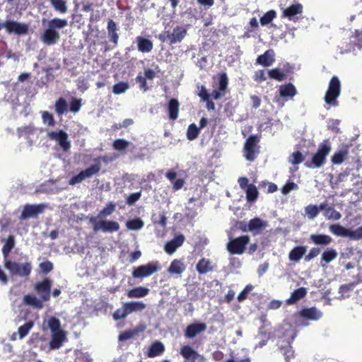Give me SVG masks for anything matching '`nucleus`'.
<instances>
[{
	"label": "nucleus",
	"instance_id": "51",
	"mask_svg": "<svg viewBox=\"0 0 362 362\" xmlns=\"http://www.w3.org/2000/svg\"><path fill=\"white\" fill-rule=\"evenodd\" d=\"M276 17V13L274 10H270L266 12L260 18V23L262 25H266L270 23Z\"/></svg>",
	"mask_w": 362,
	"mask_h": 362
},
{
	"label": "nucleus",
	"instance_id": "10",
	"mask_svg": "<svg viewBox=\"0 0 362 362\" xmlns=\"http://www.w3.org/2000/svg\"><path fill=\"white\" fill-rule=\"evenodd\" d=\"M249 242L248 235H241L229 241L227 244V250L232 255H241L245 251Z\"/></svg>",
	"mask_w": 362,
	"mask_h": 362
},
{
	"label": "nucleus",
	"instance_id": "60",
	"mask_svg": "<svg viewBox=\"0 0 362 362\" xmlns=\"http://www.w3.org/2000/svg\"><path fill=\"white\" fill-rule=\"evenodd\" d=\"M139 332L138 329L127 330L122 332L119 335V341H126L136 335Z\"/></svg>",
	"mask_w": 362,
	"mask_h": 362
},
{
	"label": "nucleus",
	"instance_id": "27",
	"mask_svg": "<svg viewBox=\"0 0 362 362\" xmlns=\"http://www.w3.org/2000/svg\"><path fill=\"white\" fill-rule=\"evenodd\" d=\"M302 12L303 6L300 4H295L283 10L282 17L292 20L295 16L301 14Z\"/></svg>",
	"mask_w": 362,
	"mask_h": 362
},
{
	"label": "nucleus",
	"instance_id": "58",
	"mask_svg": "<svg viewBox=\"0 0 362 362\" xmlns=\"http://www.w3.org/2000/svg\"><path fill=\"white\" fill-rule=\"evenodd\" d=\"M305 211L307 215L308 216L309 218L311 219L315 218L319 214V208L317 207V206L313 204L308 205L305 207Z\"/></svg>",
	"mask_w": 362,
	"mask_h": 362
},
{
	"label": "nucleus",
	"instance_id": "62",
	"mask_svg": "<svg viewBox=\"0 0 362 362\" xmlns=\"http://www.w3.org/2000/svg\"><path fill=\"white\" fill-rule=\"evenodd\" d=\"M31 269L32 267L30 263L25 262L24 264H22L19 269L20 274H18V275L20 276H28V275H30Z\"/></svg>",
	"mask_w": 362,
	"mask_h": 362
},
{
	"label": "nucleus",
	"instance_id": "21",
	"mask_svg": "<svg viewBox=\"0 0 362 362\" xmlns=\"http://www.w3.org/2000/svg\"><path fill=\"white\" fill-rule=\"evenodd\" d=\"M107 30L110 41L117 46L119 41V34L117 33L119 28L112 19L108 20Z\"/></svg>",
	"mask_w": 362,
	"mask_h": 362
},
{
	"label": "nucleus",
	"instance_id": "33",
	"mask_svg": "<svg viewBox=\"0 0 362 362\" xmlns=\"http://www.w3.org/2000/svg\"><path fill=\"white\" fill-rule=\"evenodd\" d=\"M248 223L250 231L252 232L254 234L259 233L267 226V223L258 217L251 219Z\"/></svg>",
	"mask_w": 362,
	"mask_h": 362
},
{
	"label": "nucleus",
	"instance_id": "14",
	"mask_svg": "<svg viewBox=\"0 0 362 362\" xmlns=\"http://www.w3.org/2000/svg\"><path fill=\"white\" fill-rule=\"evenodd\" d=\"M52 287V281L48 278H45L42 281L37 282L35 286V290L40 296L43 301H47L50 298V291Z\"/></svg>",
	"mask_w": 362,
	"mask_h": 362
},
{
	"label": "nucleus",
	"instance_id": "64",
	"mask_svg": "<svg viewBox=\"0 0 362 362\" xmlns=\"http://www.w3.org/2000/svg\"><path fill=\"white\" fill-rule=\"evenodd\" d=\"M141 192L132 193L127 197L126 203L129 206H133L141 198Z\"/></svg>",
	"mask_w": 362,
	"mask_h": 362
},
{
	"label": "nucleus",
	"instance_id": "50",
	"mask_svg": "<svg viewBox=\"0 0 362 362\" xmlns=\"http://www.w3.org/2000/svg\"><path fill=\"white\" fill-rule=\"evenodd\" d=\"M116 205L115 203L108 202L106 206L99 212L98 217L102 218L111 215L115 211Z\"/></svg>",
	"mask_w": 362,
	"mask_h": 362
},
{
	"label": "nucleus",
	"instance_id": "31",
	"mask_svg": "<svg viewBox=\"0 0 362 362\" xmlns=\"http://www.w3.org/2000/svg\"><path fill=\"white\" fill-rule=\"evenodd\" d=\"M307 294V290L304 287H300L294 290L291 296L286 300L288 305H293L296 303L298 300L303 298Z\"/></svg>",
	"mask_w": 362,
	"mask_h": 362
},
{
	"label": "nucleus",
	"instance_id": "12",
	"mask_svg": "<svg viewBox=\"0 0 362 362\" xmlns=\"http://www.w3.org/2000/svg\"><path fill=\"white\" fill-rule=\"evenodd\" d=\"M47 136L49 139L55 141L58 143L64 151H68L71 148V143L68 140V134L62 129L58 132L49 131Z\"/></svg>",
	"mask_w": 362,
	"mask_h": 362
},
{
	"label": "nucleus",
	"instance_id": "45",
	"mask_svg": "<svg viewBox=\"0 0 362 362\" xmlns=\"http://www.w3.org/2000/svg\"><path fill=\"white\" fill-rule=\"evenodd\" d=\"M200 133V129L195 124H191L188 126L187 130V138L189 141L196 139Z\"/></svg>",
	"mask_w": 362,
	"mask_h": 362
},
{
	"label": "nucleus",
	"instance_id": "29",
	"mask_svg": "<svg viewBox=\"0 0 362 362\" xmlns=\"http://www.w3.org/2000/svg\"><path fill=\"white\" fill-rule=\"evenodd\" d=\"M279 95L282 98H293L297 93V90L295 86L291 83H288L284 85H281L279 88Z\"/></svg>",
	"mask_w": 362,
	"mask_h": 362
},
{
	"label": "nucleus",
	"instance_id": "19",
	"mask_svg": "<svg viewBox=\"0 0 362 362\" xmlns=\"http://www.w3.org/2000/svg\"><path fill=\"white\" fill-rule=\"evenodd\" d=\"M185 238L182 234L176 235L173 239L168 241L164 247L165 251L169 254H173L176 250L185 242Z\"/></svg>",
	"mask_w": 362,
	"mask_h": 362
},
{
	"label": "nucleus",
	"instance_id": "61",
	"mask_svg": "<svg viewBox=\"0 0 362 362\" xmlns=\"http://www.w3.org/2000/svg\"><path fill=\"white\" fill-rule=\"evenodd\" d=\"M253 286L251 284L247 285L244 289L238 294V300L239 302H243L245 299H247L248 294L250 291L253 289Z\"/></svg>",
	"mask_w": 362,
	"mask_h": 362
},
{
	"label": "nucleus",
	"instance_id": "26",
	"mask_svg": "<svg viewBox=\"0 0 362 362\" xmlns=\"http://www.w3.org/2000/svg\"><path fill=\"white\" fill-rule=\"evenodd\" d=\"M185 269L186 266L183 261L182 259H175L171 262L167 271L172 275L176 274L180 276Z\"/></svg>",
	"mask_w": 362,
	"mask_h": 362
},
{
	"label": "nucleus",
	"instance_id": "41",
	"mask_svg": "<svg viewBox=\"0 0 362 362\" xmlns=\"http://www.w3.org/2000/svg\"><path fill=\"white\" fill-rule=\"evenodd\" d=\"M54 9L59 13H66L68 8L64 0H49Z\"/></svg>",
	"mask_w": 362,
	"mask_h": 362
},
{
	"label": "nucleus",
	"instance_id": "22",
	"mask_svg": "<svg viewBox=\"0 0 362 362\" xmlns=\"http://www.w3.org/2000/svg\"><path fill=\"white\" fill-rule=\"evenodd\" d=\"M136 42L137 43V49L142 53H148L152 51L153 48V42L144 37L138 36L136 37Z\"/></svg>",
	"mask_w": 362,
	"mask_h": 362
},
{
	"label": "nucleus",
	"instance_id": "54",
	"mask_svg": "<svg viewBox=\"0 0 362 362\" xmlns=\"http://www.w3.org/2000/svg\"><path fill=\"white\" fill-rule=\"evenodd\" d=\"M129 144H130L129 141H128L125 139H116L115 141H114V142L112 144V146H113L114 149L119 151H122L124 149H126L129 146Z\"/></svg>",
	"mask_w": 362,
	"mask_h": 362
},
{
	"label": "nucleus",
	"instance_id": "59",
	"mask_svg": "<svg viewBox=\"0 0 362 362\" xmlns=\"http://www.w3.org/2000/svg\"><path fill=\"white\" fill-rule=\"evenodd\" d=\"M42 118L43 122L47 124L49 127H53L55 124V120L53 115L47 111H44L42 113Z\"/></svg>",
	"mask_w": 362,
	"mask_h": 362
},
{
	"label": "nucleus",
	"instance_id": "36",
	"mask_svg": "<svg viewBox=\"0 0 362 362\" xmlns=\"http://www.w3.org/2000/svg\"><path fill=\"white\" fill-rule=\"evenodd\" d=\"M310 238L317 245H328L332 242V238L325 234H312Z\"/></svg>",
	"mask_w": 362,
	"mask_h": 362
},
{
	"label": "nucleus",
	"instance_id": "35",
	"mask_svg": "<svg viewBox=\"0 0 362 362\" xmlns=\"http://www.w3.org/2000/svg\"><path fill=\"white\" fill-rule=\"evenodd\" d=\"M149 289L144 286H138L127 291V295L130 298H143L147 296Z\"/></svg>",
	"mask_w": 362,
	"mask_h": 362
},
{
	"label": "nucleus",
	"instance_id": "34",
	"mask_svg": "<svg viewBox=\"0 0 362 362\" xmlns=\"http://www.w3.org/2000/svg\"><path fill=\"white\" fill-rule=\"evenodd\" d=\"M337 255L338 253L336 250L333 248L327 249L322 254L320 260L321 266L325 267L327 264L336 259Z\"/></svg>",
	"mask_w": 362,
	"mask_h": 362
},
{
	"label": "nucleus",
	"instance_id": "39",
	"mask_svg": "<svg viewBox=\"0 0 362 362\" xmlns=\"http://www.w3.org/2000/svg\"><path fill=\"white\" fill-rule=\"evenodd\" d=\"M246 199L248 202H253L257 200L259 192L254 184H250L245 189Z\"/></svg>",
	"mask_w": 362,
	"mask_h": 362
},
{
	"label": "nucleus",
	"instance_id": "42",
	"mask_svg": "<svg viewBox=\"0 0 362 362\" xmlns=\"http://www.w3.org/2000/svg\"><path fill=\"white\" fill-rule=\"evenodd\" d=\"M35 129L33 125L24 126L17 129L19 137H25L28 139L29 136L35 133Z\"/></svg>",
	"mask_w": 362,
	"mask_h": 362
},
{
	"label": "nucleus",
	"instance_id": "43",
	"mask_svg": "<svg viewBox=\"0 0 362 362\" xmlns=\"http://www.w3.org/2000/svg\"><path fill=\"white\" fill-rule=\"evenodd\" d=\"M15 246V239L14 236L12 235H10L8 238L6 239V241L5 244L2 247V253L4 256L6 257L8 255V254L11 252L12 249Z\"/></svg>",
	"mask_w": 362,
	"mask_h": 362
},
{
	"label": "nucleus",
	"instance_id": "5",
	"mask_svg": "<svg viewBox=\"0 0 362 362\" xmlns=\"http://www.w3.org/2000/svg\"><path fill=\"white\" fill-rule=\"evenodd\" d=\"M331 151V146L328 140L324 141L319 146L317 152L313 156L311 163H306L308 168H320L325 163L326 157Z\"/></svg>",
	"mask_w": 362,
	"mask_h": 362
},
{
	"label": "nucleus",
	"instance_id": "3",
	"mask_svg": "<svg viewBox=\"0 0 362 362\" xmlns=\"http://www.w3.org/2000/svg\"><path fill=\"white\" fill-rule=\"evenodd\" d=\"M341 93V83L339 78L334 76L331 78L328 88L325 95V101L329 106L337 107L339 105L338 97Z\"/></svg>",
	"mask_w": 362,
	"mask_h": 362
},
{
	"label": "nucleus",
	"instance_id": "7",
	"mask_svg": "<svg viewBox=\"0 0 362 362\" xmlns=\"http://www.w3.org/2000/svg\"><path fill=\"white\" fill-rule=\"evenodd\" d=\"M89 222L93 225L95 232L103 231L104 233H113L119 230L120 226L118 222L115 221L100 220L97 221V217L90 216Z\"/></svg>",
	"mask_w": 362,
	"mask_h": 362
},
{
	"label": "nucleus",
	"instance_id": "2",
	"mask_svg": "<svg viewBox=\"0 0 362 362\" xmlns=\"http://www.w3.org/2000/svg\"><path fill=\"white\" fill-rule=\"evenodd\" d=\"M146 305L142 301H130L122 304V308L117 309L112 315L115 320L124 319L134 312H141L145 310Z\"/></svg>",
	"mask_w": 362,
	"mask_h": 362
},
{
	"label": "nucleus",
	"instance_id": "20",
	"mask_svg": "<svg viewBox=\"0 0 362 362\" xmlns=\"http://www.w3.org/2000/svg\"><path fill=\"white\" fill-rule=\"evenodd\" d=\"M275 54L273 49H269L264 52V54L259 55L256 59V64H260L264 66H270L275 61Z\"/></svg>",
	"mask_w": 362,
	"mask_h": 362
},
{
	"label": "nucleus",
	"instance_id": "37",
	"mask_svg": "<svg viewBox=\"0 0 362 362\" xmlns=\"http://www.w3.org/2000/svg\"><path fill=\"white\" fill-rule=\"evenodd\" d=\"M196 269L200 274H206L209 272L213 270V267L211 266V262L209 259L206 258H202L199 260Z\"/></svg>",
	"mask_w": 362,
	"mask_h": 362
},
{
	"label": "nucleus",
	"instance_id": "55",
	"mask_svg": "<svg viewBox=\"0 0 362 362\" xmlns=\"http://www.w3.org/2000/svg\"><path fill=\"white\" fill-rule=\"evenodd\" d=\"M228 84V78L226 73L223 72L218 76V89L226 92Z\"/></svg>",
	"mask_w": 362,
	"mask_h": 362
},
{
	"label": "nucleus",
	"instance_id": "63",
	"mask_svg": "<svg viewBox=\"0 0 362 362\" xmlns=\"http://www.w3.org/2000/svg\"><path fill=\"white\" fill-rule=\"evenodd\" d=\"M81 100L76 98H72L69 105V110L72 112H77L81 107Z\"/></svg>",
	"mask_w": 362,
	"mask_h": 362
},
{
	"label": "nucleus",
	"instance_id": "32",
	"mask_svg": "<svg viewBox=\"0 0 362 362\" xmlns=\"http://www.w3.org/2000/svg\"><path fill=\"white\" fill-rule=\"evenodd\" d=\"M307 247L305 246L300 245L294 247L288 254V258L292 262H298L305 254Z\"/></svg>",
	"mask_w": 362,
	"mask_h": 362
},
{
	"label": "nucleus",
	"instance_id": "40",
	"mask_svg": "<svg viewBox=\"0 0 362 362\" xmlns=\"http://www.w3.org/2000/svg\"><path fill=\"white\" fill-rule=\"evenodd\" d=\"M268 76L270 78L277 81H283L286 79V74L280 69L274 68L268 71Z\"/></svg>",
	"mask_w": 362,
	"mask_h": 362
},
{
	"label": "nucleus",
	"instance_id": "8",
	"mask_svg": "<svg viewBox=\"0 0 362 362\" xmlns=\"http://www.w3.org/2000/svg\"><path fill=\"white\" fill-rule=\"evenodd\" d=\"M97 163L92 165L89 168L81 170L78 175L73 176L69 181L70 185H75L81 182L86 178H90L97 174L101 169L100 158L94 160Z\"/></svg>",
	"mask_w": 362,
	"mask_h": 362
},
{
	"label": "nucleus",
	"instance_id": "23",
	"mask_svg": "<svg viewBox=\"0 0 362 362\" xmlns=\"http://www.w3.org/2000/svg\"><path fill=\"white\" fill-rule=\"evenodd\" d=\"M299 315L303 318L310 320H317L322 317V313L316 308L312 307L302 309Z\"/></svg>",
	"mask_w": 362,
	"mask_h": 362
},
{
	"label": "nucleus",
	"instance_id": "48",
	"mask_svg": "<svg viewBox=\"0 0 362 362\" xmlns=\"http://www.w3.org/2000/svg\"><path fill=\"white\" fill-rule=\"evenodd\" d=\"M280 351L284 356L286 362H289L291 358H294V351L293 349V347L290 344H288L284 346H281Z\"/></svg>",
	"mask_w": 362,
	"mask_h": 362
},
{
	"label": "nucleus",
	"instance_id": "57",
	"mask_svg": "<svg viewBox=\"0 0 362 362\" xmlns=\"http://www.w3.org/2000/svg\"><path fill=\"white\" fill-rule=\"evenodd\" d=\"M304 160V156L301 152L297 151L293 152L290 157L289 162L293 165H298Z\"/></svg>",
	"mask_w": 362,
	"mask_h": 362
},
{
	"label": "nucleus",
	"instance_id": "38",
	"mask_svg": "<svg viewBox=\"0 0 362 362\" xmlns=\"http://www.w3.org/2000/svg\"><path fill=\"white\" fill-rule=\"evenodd\" d=\"M23 301L26 305L33 306L35 308L41 309L43 308L42 302L36 296L33 295H26L23 298Z\"/></svg>",
	"mask_w": 362,
	"mask_h": 362
},
{
	"label": "nucleus",
	"instance_id": "6",
	"mask_svg": "<svg viewBox=\"0 0 362 362\" xmlns=\"http://www.w3.org/2000/svg\"><path fill=\"white\" fill-rule=\"evenodd\" d=\"M329 230L335 235L346 237L351 240H358L362 239V226L354 230L346 228L340 224H331L329 226Z\"/></svg>",
	"mask_w": 362,
	"mask_h": 362
},
{
	"label": "nucleus",
	"instance_id": "44",
	"mask_svg": "<svg viewBox=\"0 0 362 362\" xmlns=\"http://www.w3.org/2000/svg\"><path fill=\"white\" fill-rule=\"evenodd\" d=\"M67 107H68V104L64 98L61 97L55 102V105H54L55 112L59 115H62L65 112H66Z\"/></svg>",
	"mask_w": 362,
	"mask_h": 362
},
{
	"label": "nucleus",
	"instance_id": "47",
	"mask_svg": "<svg viewBox=\"0 0 362 362\" xmlns=\"http://www.w3.org/2000/svg\"><path fill=\"white\" fill-rule=\"evenodd\" d=\"M34 325V322L31 320L27 322L23 325L21 326L18 329V334L19 335V338L21 339L24 338L32 329Z\"/></svg>",
	"mask_w": 362,
	"mask_h": 362
},
{
	"label": "nucleus",
	"instance_id": "46",
	"mask_svg": "<svg viewBox=\"0 0 362 362\" xmlns=\"http://www.w3.org/2000/svg\"><path fill=\"white\" fill-rule=\"evenodd\" d=\"M22 264L12 262L8 259H6L4 262L5 267L8 269L13 275H18L20 274L19 269Z\"/></svg>",
	"mask_w": 362,
	"mask_h": 362
},
{
	"label": "nucleus",
	"instance_id": "17",
	"mask_svg": "<svg viewBox=\"0 0 362 362\" xmlns=\"http://www.w3.org/2000/svg\"><path fill=\"white\" fill-rule=\"evenodd\" d=\"M44 209L45 205L43 204H26L23 209V211L20 216V219L26 220L30 217H35L37 216L39 214L42 213L44 211Z\"/></svg>",
	"mask_w": 362,
	"mask_h": 362
},
{
	"label": "nucleus",
	"instance_id": "18",
	"mask_svg": "<svg viewBox=\"0 0 362 362\" xmlns=\"http://www.w3.org/2000/svg\"><path fill=\"white\" fill-rule=\"evenodd\" d=\"M206 329V325L204 322L192 323L187 326L185 330V336L186 338L192 339Z\"/></svg>",
	"mask_w": 362,
	"mask_h": 362
},
{
	"label": "nucleus",
	"instance_id": "13",
	"mask_svg": "<svg viewBox=\"0 0 362 362\" xmlns=\"http://www.w3.org/2000/svg\"><path fill=\"white\" fill-rule=\"evenodd\" d=\"M356 47L362 48V30H356L352 35L350 36L349 42H344L341 45V52H349L354 51Z\"/></svg>",
	"mask_w": 362,
	"mask_h": 362
},
{
	"label": "nucleus",
	"instance_id": "4",
	"mask_svg": "<svg viewBox=\"0 0 362 362\" xmlns=\"http://www.w3.org/2000/svg\"><path fill=\"white\" fill-rule=\"evenodd\" d=\"M187 33V30L186 28L177 25L172 31L166 30L160 34L158 38L161 42H167L172 45L182 42V40L186 37Z\"/></svg>",
	"mask_w": 362,
	"mask_h": 362
},
{
	"label": "nucleus",
	"instance_id": "9",
	"mask_svg": "<svg viewBox=\"0 0 362 362\" xmlns=\"http://www.w3.org/2000/svg\"><path fill=\"white\" fill-rule=\"evenodd\" d=\"M160 268L158 261L150 262L146 264L134 268L132 271V276L134 279H143L148 277L157 272L160 269Z\"/></svg>",
	"mask_w": 362,
	"mask_h": 362
},
{
	"label": "nucleus",
	"instance_id": "49",
	"mask_svg": "<svg viewBox=\"0 0 362 362\" xmlns=\"http://www.w3.org/2000/svg\"><path fill=\"white\" fill-rule=\"evenodd\" d=\"M129 88L128 82L121 81L115 84L112 87V92L115 95L124 93Z\"/></svg>",
	"mask_w": 362,
	"mask_h": 362
},
{
	"label": "nucleus",
	"instance_id": "11",
	"mask_svg": "<svg viewBox=\"0 0 362 362\" xmlns=\"http://www.w3.org/2000/svg\"><path fill=\"white\" fill-rule=\"evenodd\" d=\"M259 139L256 135H250L246 139L244 151H245V156L246 160L249 161H253L257 157V153L259 152L257 150V144L259 142Z\"/></svg>",
	"mask_w": 362,
	"mask_h": 362
},
{
	"label": "nucleus",
	"instance_id": "15",
	"mask_svg": "<svg viewBox=\"0 0 362 362\" xmlns=\"http://www.w3.org/2000/svg\"><path fill=\"white\" fill-rule=\"evenodd\" d=\"M4 27L6 28L7 33L19 35H25L28 31V27L26 24L11 20L6 21L4 24Z\"/></svg>",
	"mask_w": 362,
	"mask_h": 362
},
{
	"label": "nucleus",
	"instance_id": "16",
	"mask_svg": "<svg viewBox=\"0 0 362 362\" xmlns=\"http://www.w3.org/2000/svg\"><path fill=\"white\" fill-rule=\"evenodd\" d=\"M180 355L187 361H204V357L189 345H184L180 349Z\"/></svg>",
	"mask_w": 362,
	"mask_h": 362
},
{
	"label": "nucleus",
	"instance_id": "52",
	"mask_svg": "<svg viewBox=\"0 0 362 362\" xmlns=\"http://www.w3.org/2000/svg\"><path fill=\"white\" fill-rule=\"evenodd\" d=\"M47 324L49 328L50 329L52 333L62 331V329H61L60 321L58 318L55 317H49Z\"/></svg>",
	"mask_w": 362,
	"mask_h": 362
},
{
	"label": "nucleus",
	"instance_id": "56",
	"mask_svg": "<svg viewBox=\"0 0 362 362\" xmlns=\"http://www.w3.org/2000/svg\"><path fill=\"white\" fill-rule=\"evenodd\" d=\"M325 216L328 219H333L335 221H338L341 218V214L332 206H329L327 208V211L325 213Z\"/></svg>",
	"mask_w": 362,
	"mask_h": 362
},
{
	"label": "nucleus",
	"instance_id": "28",
	"mask_svg": "<svg viewBox=\"0 0 362 362\" xmlns=\"http://www.w3.org/2000/svg\"><path fill=\"white\" fill-rule=\"evenodd\" d=\"M349 156V147L344 146L341 149L336 151L331 158V161L334 165L341 164Z\"/></svg>",
	"mask_w": 362,
	"mask_h": 362
},
{
	"label": "nucleus",
	"instance_id": "1",
	"mask_svg": "<svg viewBox=\"0 0 362 362\" xmlns=\"http://www.w3.org/2000/svg\"><path fill=\"white\" fill-rule=\"evenodd\" d=\"M68 22L66 19L54 18L48 22V27L45 29L40 36L41 41L47 45H52L57 43L59 38L60 34L57 30L67 26Z\"/></svg>",
	"mask_w": 362,
	"mask_h": 362
},
{
	"label": "nucleus",
	"instance_id": "53",
	"mask_svg": "<svg viewBox=\"0 0 362 362\" xmlns=\"http://www.w3.org/2000/svg\"><path fill=\"white\" fill-rule=\"evenodd\" d=\"M127 227L129 230H136L144 226V222L140 218H134L127 222Z\"/></svg>",
	"mask_w": 362,
	"mask_h": 362
},
{
	"label": "nucleus",
	"instance_id": "30",
	"mask_svg": "<svg viewBox=\"0 0 362 362\" xmlns=\"http://www.w3.org/2000/svg\"><path fill=\"white\" fill-rule=\"evenodd\" d=\"M165 351V346L160 341L153 342L149 347L146 356L148 358H154L161 355Z\"/></svg>",
	"mask_w": 362,
	"mask_h": 362
},
{
	"label": "nucleus",
	"instance_id": "25",
	"mask_svg": "<svg viewBox=\"0 0 362 362\" xmlns=\"http://www.w3.org/2000/svg\"><path fill=\"white\" fill-rule=\"evenodd\" d=\"M66 339V333L64 330L54 332L49 341V347L51 349H59L64 340Z\"/></svg>",
	"mask_w": 362,
	"mask_h": 362
},
{
	"label": "nucleus",
	"instance_id": "24",
	"mask_svg": "<svg viewBox=\"0 0 362 362\" xmlns=\"http://www.w3.org/2000/svg\"><path fill=\"white\" fill-rule=\"evenodd\" d=\"M167 110L169 119L175 121L179 116L180 103L176 98H171L168 104Z\"/></svg>",
	"mask_w": 362,
	"mask_h": 362
}]
</instances>
